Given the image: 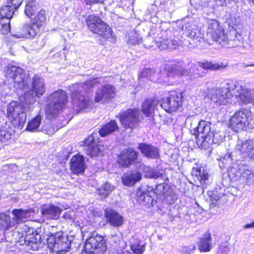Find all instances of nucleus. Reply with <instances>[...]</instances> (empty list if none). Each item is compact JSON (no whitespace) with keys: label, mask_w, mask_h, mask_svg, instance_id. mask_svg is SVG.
Here are the masks:
<instances>
[{"label":"nucleus","mask_w":254,"mask_h":254,"mask_svg":"<svg viewBox=\"0 0 254 254\" xmlns=\"http://www.w3.org/2000/svg\"><path fill=\"white\" fill-rule=\"evenodd\" d=\"M206 96L211 103L217 105H226L230 102L231 97H235L242 103L254 105V89H249L235 81H230L219 87L208 88Z\"/></svg>","instance_id":"f257e3e1"},{"label":"nucleus","mask_w":254,"mask_h":254,"mask_svg":"<svg viewBox=\"0 0 254 254\" xmlns=\"http://www.w3.org/2000/svg\"><path fill=\"white\" fill-rule=\"evenodd\" d=\"M206 36L207 40H212L223 46L226 44L232 47L237 46L243 39L241 34L233 27L229 30V35H226L219 22L215 19L208 20Z\"/></svg>","instance_id":"f03ea898"},{"label":"nucleus","mask_w":254,"mask_h":254,"mask_svg":"<svg viewBox=\"0 0 254 254\" xmlns=\"http://www.w3.org/2000/svg\"><path fill=\"white\" fill-rule=\"evenodd\" d=\"M212 124L205 121H200L193 129L196 143L198 147L206 149L212 144H219L225 138L224 133L217 131L211 127Z\"/></svg>","instance_id":"7ed1b4c3"},{"label":"nucleus","mask_w":254,"mask_h":254,"mask_svg":"<svg viewBox=\"0 0 254 254\" xmlns=\"http://www.w3.org/2000/svg\"><path fill=\"white\" fill-rule=\"evenodd\" d=\"M33 108V104H30L26 101L24 105H22L13 101L7 105V117L12 118V123L15 127L22 129L26 120L27 113L32 111Z\"/></svg>","instance_id":"20e7f679"},{"label":"nucleus","mask_w":254,"mask_h":254,"mask_svg":"<svg viewBox=\"0 0 254 254\" xmlns=\"http://www.w3.org/2000/svg\"><path fill=\"white\" fill-rule=\"evenodd\" d=\"M99 79L100 78L96 77L84 83L75 84L72 86L71 89V97L74 106L81 110L87 108L90 105L89 99L84 95V94L87 93L94 85L99 82Z\"/></svg>","instance_id":"39448f33"},{"label":"nucleus","mask_w":254,"mask_h":254,"mask_svg":"<svg viewBox=\"0 0 254 254\" xmlns=\"http://www.w3.org/2000/svg\"><path fill=\"white\" fill-rule=\"evenodd\" d=\"M45 111L46 115L49 118L55 117L65 107L67 102L66 92L62 89L52 92L47 96Z\"/></svg>","instance_id":"423d86ee"},{"label":"nucleus","mask_w":254,"mask_h":254,"mask_svg":"<svg viewBox=\"0 0 254 254\" xmlns=\"http://www.w3.org/2000/svg\"><path fill=\"white\" fill-rule=\"evenodd\" d=\"M17 237L19 245H25L27 249L36 251L42 246L41 236L33 228L24 226L17 232Z\"/></svg>","instance_id":"0eeeda50"},{"label":"nucleus","mask_w":254,"mask_h":254,"mask_svg":"<svg viewBox=\"0 0 254 254\" xmlns=\"http://www.w3.org/2000/svg\"><path fill=\"white\" fill-rule=\"evenodd\" d=\"M47 20L46 12L44 9H41L33 19L30 23H25L22 27V33L20 35H14L17 38L25 37L33 38L40 34L42 28L46 24Z\"/></svg>","instance_id":"6e6552de"},{"label":"nucleus","mask_w":254,"mask_h":254,"mask_svg":"<svg viewBox=\"0 0 254 254\" xmlns=\"http://www.w3.org/2000/svg\"><path fill=\"white\" fill-rule=\"evenodd\" d=\"M48 247L53 253L64 254L70 249L68 237L62 232L50 233L47 239Z\"/></svg>","instance_id":"1a4fd4ad"},{"label":"nucleus","mask_w":254,"mask_h":254,"mask_svg":"<svg viewBox=\"0 0 254 254\" xmlns=\"http://www.w3.org/2000/svg\"><path fill=\"white\" fill-rule=\"evenodd\" d=\"M4 72L5 77L13 82V87L16 90L26 89L27 79L24 70L15 65H8L5 67Z\"/></svg>","instance_id":"9d476101"},{"label":"nucleus","mask_w":254,"mask_h":254,"mask_svg":"<svg viewBox=\"0 0 254 254\" xmlns=\"http://www.w3.org/2000/svg\"><path fill=\"white\" fill-rule=\"evenodd\" d=\"M252 113L250 109L242 108L237 111L229 120V125L235 131L244 130L252 120Z\"/></svg>","instance_id":"9b49d317"},{"label":"nucleus","mask_w":254,"mask_h":254,"mask_svg":"<svg viewBox=\"0 0 254 254\" xmlns=\"http://www.w3.org/2000/svg\"><path fill=\"white\" fill-rule=\"evenodd\" d=\"M29 91L26 92L24 99L26 103L34 104L36 98H40L46 92L45 83L43 78L38 75H35L31 80Z\"/></svg>","instance_id":"f8f14e48"},{"label":"nucleus","mask_w":254,"mask_h":254,"mask_svg":"<svg viewBox=\"0 0 254 254\" xmlns=\"http://www.w3.org/2000/svg\"><path fill=\"white\" fill-rule=\"evenodd\" d=\"M86 23L90 31L103 38L108 39L112 36L111 28L98 16L89 15L86 19Z\"/></svg>","instance_id":"ddd939ff"},{"label":"nucleus","mask_w":254,"mask_h":254,"mask_svg":"<svg viewBox=\"0 0 254 254\" xmlns=\"http://www.w3.org/2000/svg\"><path fill=\"white\" fill-rule=\"evenodd\" d=\"M140 115L138 109H128L120 112L116 118L119 119L121 124L124 127L133 129L140 123Z\"/></svg>","instance_id":"4468645a"},{"label":"nucleus","mask_w":254,"mask_h":254,"mask_svg":"<svg viewBox=\"0 0 254 254\" xmlns=\"http://www.w3.org/2000/svg\"><path fill=\"white\" fill-rule=\"evenodd\" d=\"M183 98V92L172 91L167 97L162 99L160 105L167 112L171 113L182 106Z\"/></svg>","instance_id":"2eb2a0df"},{"label":"nucleus","mask_w":254,"mask_h":254,"mask_svg":"<svg viewBox=\"0 0 254 254\" xmlns=\"http://www.w3.org/2000/svg\"><path fill=\"white\" fill-rule=\"evenodd\" d=\"M157 34V42L158 48L161 50L167 49L175 50L179 46L177 40L171 39V31L169 29L163 30L161 27L156 28Z\"/></svg>","instance_id":"dca6fc26"},{"label":"nucleus","mask_w":254,"mask_h":254,"mask_svg":"<svg viewBox=\"0 0 254 254\" xmlns=\"http://www.w3.org/2000/svg\"><path fill=\"white\" fill-rule=\"evenodd\" d=\"M164 69L168 77H176L188 74V70L185 68V64L183 61L174 60L168 62Z\"/></svg>","instance_id":"f3484780"},{"label":"nucleus","mask_w":254,"mask_h":254,"mask_svg":"<svg viewBox=\"0 0 254 254\" xmlns=\"http://www.w3.org/2000/svg\"><path fill=\"white\" fill-rule=\"evenodd\" d=\"M15 11L8 3L3 6L0 10V32L5 34L10 31V20Z\"/></svg>","instance_id":"a211bd4d"},{"label":"nucleus","mask_w":254,"mask_h":254,"mask_svg":"<svg viewBox=\"0 0 254 254\" xmlns=\"http://www.w3.org/2000/svg\"><path fill=\"white\" fill-rule=\"evenodd\" d=\"M138 155V152L133 148L128 147L121 152L118 162L123 167H128L136 162Z\"/></svg>","instance_id":"6ab92c4d"},{"label":"nucleus","mask_w":254,"mask_h":254,"mask_svg":"<svg viewBox=\"0 0 254 254\" xmlns=\"http://www.w3.org/2000/svg\"><path fill=\"white\" fill-rule=\"evenodd\" d=\"M192 175L195 178L194 180H197L199 184L198 187L202 189L206 188L211 183L209 175V171L207 168L204 167H200L198 168H193L192 171Z\"/></svg>","instance_id":"aec40b11"},{"label":"nucleus","mask_w":254,"mask_h":254,"mask_svg":"<svg viewBox=\"0 0 254 254\" xmlns=\"http://www.w3.org/2000/svg\"><path fill=\"white\" fill-rule=\"evenodd\" d=\"M182 29L184 31V34L188 37L198 39L204 37V34L198 29L193 19L185 20L184 23L182 25Z\"/></svg>","instance_id":"412c9836"},{"label":"nucleus","mask_w":254,"mask_h":254,"mask_svg":"<svg viewBox=\"0 0 254 254\" xmlns=\"http://www.w3.org/2000/svg\"><path fill=\"white\" fill-rule=\"evenodd\" d=\"M62 211V209L58 205L54 204H46L40 207L42 216L44 219H58Z\"/></svg>","instance_id":"4be33fe9"},{"label":"nucleus","mask_w":254,"mask_h":254,"mask_svg":"<svg viewBox=\"0 0 254 254\" xmlns=\"http://www.w3.org/2000/svg\"><path fill=\"white\" fill-rule=\"evenodd\" d=\"M104 215L106 222L112 227H119L124 223L123 216L115 209L106 208L104 210Z\"/></svg>","instance_id":"5701e85b"},{"label":"nucleus","mask_w":254,"mask_h":254,"mask_svg":"<svg viewBox=\"0 0 254 254\" xmlns=\"http://www.w3.org/2000/svg\"><path fill=\"white\" fill-rule=\"evenodd\" d=\"M116 91L114 86L110 84L103 86L96 94L95 101L96 103H104L107 100L114 98Z\"/></svg>","instance_id":"b1692460"},{"label":"nucleus","mask_w":254,"mask_h":254,"mask_svg":"<svg viewBox=\"0 0 254 254\" xmlns=\"http://www.w3.org/2000/svg\"><path fill=\"white\" fill-rule=\"evenodd\" d=\"M86 249H99L101 252L106 250L107 247L104 238L97 234H93L89 237L85 244Z\"/></svg>","instance_id":"393cba45"},{"label":"nucleus","mask_w":254,"mask_h":254,"mask_svg":"<svg viewBox=\"0 0 254 254\" xmlns=\"http://www.w3.org/2000/svg\"><path fill=\"white\" fill-rule=\"evenodd\" d=\"M142 179L141 173L137 170H132L123 174L122 182L126 186L131 187L139 182Z\"/></svg>","instance_id":"a878e982"},{"label":"nucleus","mask_w":254,"mask_h":254,"mask_svg":"<svg viewBox=\"0 0 254 254\" xmlns=\"http://www.w3.org/2000/svg\"><path fill=\"white\" fill-rule=\"evenodd\" d=\"M149 191H146L143 188H140L136 194V200L142 205H146L150 207L154 205V199L150 195Z\"/></svg>","instance_id":"bb28decb"},{"label":"nucleus","mask_w":254,"mask_h":254,"mask_svg":"<svg viewBox=\"0 0 254 254\" xmlns=\"http://www.w3.org/2000/svg\"><path fill=\"white\" fill-rule=\"evenodd\" d=\"M138 149L141 153L149 159H155L159 157V149L151 144L140 143L138 144Z\"/></svg>","instance_id":"cd10ccee"},{"label":"nucleus","mask_w":254,"mask_h":254,"mask_svg":"<svg viewBox=\"0 0 254 254\" xmlns=\"http://www.w3.org/2000/svg\"><path fill=\"white\" fill-rule=\"evenodd\" d=\"M70 169L74 174L83 173L85 170L84 159L82 156L76 155L70 161Z\"/></svg>","instance_id":"c85d7f7f"},{"label":"nucleus","mask_w":254,"mask_h":254,"mask_svg":"<svg viewBox=\"0 0 254 254\" xmlns=\"http://www.w3.org/2000/svg\"><path fill=\"white\" fill-rule=\"evenodd\" d=\"M84 144V150L87 155L91 157L99 155L101 150L95 143L93 135H89L85 139Z\"/></svg>","instance_id":"c756f323"},{"label":"nucleus","mask_w":254,"mask_h":254,"mask_svg":"<svg viewBox=\"0 0 254 254\" xmlns=\"http://www.w3.org/2000/svg\"><path fill=\"white\" fill-rule=\"evenodd\" d=\"M14 225V222L12 221L9 215L3 212L0 213V240L3 239L4 231Z\"/></svg>","instance_id":"7c9ffc66"},{"label":"nucleus","mask_w":254,"mask_h":254,"mask_svg":"<svg viewBox=\"0 0 254 254\" xmlns=\"http://www.w3.org/2000/svg\"><path fill=\"white\" fill-rule=\"evenodd\" d=\"M175 1V0L161 1L158 6L159 10L157 11V13H156L157 15L156 16H160L162 11H164L166 13V15L170 16L171 13H172L176 8Z\"/></svg>","instance_id":"2f4dec72"},{"label":"nucleus","mask_w":254,"mask_h":254,"mask_svg":"<svg viewBox=\"0 0 254 254\" xmlns=\"http://www.w3.org/2000/svg\"><path fill=\"white\" fill-rule=\"evenodd\" d=\"M211 235L206 232L202 234L197 242V245L201 252H209L211 249Z\"/></svg>","instance_id":"473e14b6"},{"label":"nucleus","mask_w":254,"mask_h":254,"mask_svg":"<svg viewBox=\"0 0 254 254\" xmlns=\"http://www.w3.org/2000/svg\"><path fill=\"white\" fill-rule=\"evenodd\" d=\"M158 103L159 101L154 98L146 100L142 105L141 111L142 113L146 116H150Z\"/></svg>","instance_id":"72a5a7b5"},{"label":"nucleus","mask_w":254,"mask_h":254,"mask_svg":"<svg viewBox=\"0 0 254 254\" xmlns=\"http://www.w3.org/2000/svg\"><path fill=\"white\" fill-rule=\"evenodd\" d=\"M236 149L239 150L244 157H252L254 155V147L249 141H246L244 142L239 143L236 147Z\"/></svg>","instance_id":"f704fd0d"},{"label":"nucleus","mask_w":254,"mask_h":254,"mask_svg":"<svg viewBox=\"0 0 254 254\" xmlns=\"http://www.w3.org/2000/svg\"><path fill=\"white\" fill-rule=\"evenodd\" d=\"M119 127L115 120H112L104 125L99 130V133L104 137L118 129Z\"/></svg>","instance_id":"c9c22d12"},{"label":"nucleus","mask_w":254,"mask_h":254,"mask_svg":"<svg viewBox=\"0 0 254 254\" xmlns=\"http://www.w3.org/2000/svg\"><path fill=\"white\" fill-rule=\"evenodd\" d=\"M42 117L38 115L31 119L28 123L26 130L30 132H36L40 130V126L41 124Z\"/></svg>","instance_id":"e433bc0d"},{"label":"nucleus","mask_w":254,"mask_h":254,"mask_svg":"<svg viewBox=\"0 0 254 254\" xmlns=\"http://www.w3.org/2000/svg\"><path fill=\"white\" fill-rule=\"evenodd\" d=\"M139 169L143 171L145 177L147 178L156 179L163 177L162 174L159 171L155 170L144 164H141L139 167Z\"/></svg>","instance_id":"4c0bfd02"},{"label":"nucleus","mask_w":254,"mask_h":254,"mask_svg":"<svg viewBox=\"0 0 254 254\" xmlns=\"http://www.w3.org/2000/svg\"><path fill=\"white\" fill-rule=\"evenodd\" d=\"M157 33L156 29L155 32H154V30H151L148 36L142 41L145 48H150L153 47L155 45H156L158 47L159 44L157 42Z\"/></svg>","instance_id":"58836bf2"},{"label":"nucleus","mask_w":254,"mask_h":254,"mask_svg":"<svg viewBox=\"0 0 254 254\" xmlns=\"http://www.w3.org/2000/svg\"><path fill=\"white\" fill-rule=\"evenodd\" d=\"M24 13L29 18H31L39 9L38 4L35 0H27Z\"/></svg>","instance_id":"ea45409f"},{"label":"nucleus","mask_w":254,"mask_h":254,"mask_svg":"<svg viewBox=\"0 0 254 254\" xmlns=\"http://www.w3.org/2000/svg\"><path fill=\"white\" fill-rule=\"evenodd\" d=\"M205 72L201 70V67L198 64H192L190 65L189 71H188V74L191 78H195L199 76H203Z\"/></svg>","instance_id":"a19ab883"},{"label":"nucleus","mask_w":254,"mask_h":254,"mask_svg":"<svg viewBox=\"0 0 254 254\" xmlns=\"http://www.w3.org/2000/svg\"><path fill=\"white\" fill-rule=\"evenodd\" d=\"M248 166L240 164L238 169L241 174V176L245 178L248 183H252L254 182V173L252 172L247 169Z\"/></svg>","instance_id":"79ce46f5"},{"label":"nucleus","mask_w":254,"mask_h":254,"mask_svg":"<svg viewBox=\"0 0 254 254\" xmlns=\"http://www.w3.org/2000/svg\"><path fill=\"white\" fill-rule=\"evenodd\" d=\"M143 77L147 78L148 80L154 82L158 81L157 79L158 78V74H156L154 69L150 68L143 69L138 74V78L140 80L141 78Z\"/></svg>","instance_id":"37998d69"},{"label":"nucleus","mask_w":254,"mask_h":254,"mask_svg":"<svg viewBox=\"0 0 254 254\" xmlns=\"http://www.w3.org/2000/svg\"><path fill=\"white\" fill-rule=\"evenodd\" d=\"M11 130L6 126L0 128V145L6 143L11 138Z\"/></svg>","instance_id":"c03bdc74"},{"label":"nucleus","mask_w":254,"mask_h":254,"mask_svg":"<svg viewBox=\"0 0 254 254\" xmlns=\"http://www.w3.org/2000/svg\"><path fill=\"white\" fill-rule=\"evenodd\" d=\"M207 3V0H190V4L196 9L203 10L204 12H209Z\"/></svg>","instance_id":"a18cd8bd"},{"label":"nucleus","mask_w":254,"mask_h":254,"mask_svg":"<svg viewBox=\"0 0 254 254\" xmlns=\"http://www.w3.org/2000/svg\"><path fill=\"white\" fill-rule=\"evenodd\" d=\"M115 189L114 186L109 183H106L102 185L98 190L99 194L102 197H106Z\"/></svg>","instance_id":"49530a36"},{"label":"nucleus","mask_w":254,"mask_h":254,"mask_svg":"<svg viewBox=\"0 0 254 254\" xmlns=\"http://www.w3.org/2000/svg\"><path fill=\"white\" fill-rule=\"evenodd\" d=\"M207 2L210 13H213L217 6H224L226 5V0H207Z\"/></svg>","instance_id":"de8ad7c7"},{"label":"nucleus","mask_w":254,"mask_h":254,"mask_svg":"<svg viewBox=\"0 0 254 254\" xmlns=\"http://www.w3.org/2000/svg\"><path fill=\"white\" fill-rule=\"evenodd\" d=\"M12 214L14 215L15 220H12L14 222L15 225L21 222L25 221L24 210L15 209L12 210Z\"/></svg>","instance_id":"09e8293b"},{"label":"nucleus","mask_w":254,"mask_h":254,"mask_svg":"<svg viewBox=\"0 0 254 254\" xmlns=\"http://www.w3.org/2000/svg\"><path fill=\"white\" fill-rule=\"evenodd\" d=\"M199 64L201 68L204 69L216 70L220 69L222 66V64H220L217 63H212V62H209L208 61L203 63H199Z\"/></svg>","instance_id":"8fccbe9b"},{"label":"nucleus","mask_w":254,"mask_h":254,"mask_svg":"<svg viewBox=\"0 0 254 254\" xmlns=\"http://www.w3.org/2000/svg\"><path fill=\"white\" fill-rule=\"evenodd\" d=\"M145 244L137 242L130 246V249L135 254H142L145 251Z\"/></svg>","instance_id":"3c124183"},{"label":"nucleus","mask_w":254,"mask_h":254,"mask_svg":"<svg viewBox=\"0 0 254 254\" xmlns=\"http://www.w3.org/2000/svg\"><path fill=\"white\" fill-rule=\"evenodd\" d=\"M127 42L128 45H136L142 42V40L137 33L134 32L128 36Z\"/></svg>","instance_id":"603ef678"},{"label":"nucleus","mask_w":254,"mask_h":254,"mask_svg":"<svg viewBox=\"0 0 254 254\" xmlns=\"http://www.w3.org/2000/svg\"><path fill=\"white\" fill-rule=\"evenodd\" d=\"M208 195L212 203L214 204L217 203L218 201L222 196V194L219 193L218 190H216L208 191Z\"/></svg>","instance_id":"864d4df0"},{"label":"nucleus","mask_w":254,"mask_h":254,"mask_svg":"<svg viewBox=\"0 0 254 254\" xmlns=\"http://www.w3.org/2000/svg\"><path fill=\"white\" fill-rule=\"evenodd\" d=\"M177 199V195L172 190L167 192L164 195V201L168 204H173Z\"/></svg>","instance_id":"5fc2aeb1"},{"label":"nucleus","mask_w":254,"mask_h":254,"mask_svg":"<svg viewBox=\"0 0 254 254\" xmlns=\"http://www.w3.org/2000/svg\"><path fill=\"white\" fill-rule=\"evenodd\" d=\"M23 2V0H8L7 1L8 3L12 8L16 10L21 5Z\"/></svg>","instance_id":"6e6d98bb"},{"label":"nucleus","mask_w":254,"mask_h":254,"mask_svg":"<svg viewBox=\"0 0 254 254\" xmlns=\"http://www.w3.org/2000/svg\"><path fill=\"white\" fill-rule=\"evenodd\" d=\"M50 126V125H49V126L44 125L41 127L40 131L49 135L53 134L55 131V128Z\"/></svg>","instance_id":"4d7b16f0"},{"label":"nucleus","mask_w":254,"mask_h":254,"mask_svg":"<svg viewBox=\"0 0 254 254\" xmlns=\"http://www.w3.org/2000/svg\"><path fill=\"white\" fill-rule=\"evenodd\" d=\"M24 211L25 220L33 218V215L34 214V211L33 209H29L28 210H24Z\"/></svg>","instance_id":"13d9d810"},{"label":"nucleus","mask_w":254,"mask_h":254,"mask_svg":"<svg viewBox=\"0 0 254 254\" xmlns=\"http://www.w3.org/2000/svg\"><path fill=\"white\" fill-rule=\"evenodd\" d=\"M230 251L229 247L226 245H221L219 249L220 254H228Z\"/></svg>","instance_id":"bf43d9fd"},{"label":"nucleus","mask_w":254,"mask_h":254,"mask_svg":"<svg viewBox=\"0 0 254 254\" xmlns=\"http://www.w3.org/2000/svg\"><path fill=\"white\" fill-rule=\"evenodd\" d=\"M158 9H159L158 7H157V4H152L148 6L147 10L149 13L151 14L157 13L158 11Z\"/></svg>","instance_id":"052dcab7"},{"label":"nucleus","mask_w":254,"mask_h":254,"mask_svg":"<svg viewBox=\"0 0 254 254\" xmlns=\"http://www.w3.org/2000/svg\"><path fill=\"white\" fill-rule=\"evenodd\" d=\"M73 216L74 213L73 211H68L64 214L63 217L65 219L72 220L73 219Z\"/></svg>","instance_id":"680f3d73"},{"label":"nucleus","mask_w":254,"mask_h":254,"mask_svg":"<svg viewBox=\"0 0 254 254\" xmlns=\"http://www.w3.org/2000/svg\"><path fill=\"white\" fill-rule=\"evenodd\" d=\"M195 249L194 246H192L191 247H185L184 248V251H185V254H191V251Z\"/></svg>","instance_id":"e2e57ef3"},{"label":"nucleus","mask_w":254,"mask_h":254,"mask_svg":"<svg viewBox=\"0 0 254 254\" xmlns=\"http://www.w3.org/2000/svg\"><path fill=\"white\" fill-rule=\"evenodd\" d=\"M86 4H91L100 2V0H84Z\"/></svg>","instance_id":"0e129e2a"},{"label":"nucleus","mask_w":254,"mask_h":254,"mask_svg":"<svg viewBox=\"0 0 254 254\" xmlns=\"http://www.w3.org/2000/svg\"><path fill=\"white\" fill-rule=\"evenodd\" d=\"M223 160H227V161H230V162L231 161V155L229 154H228L227 155H226L224 158H223Z\"/></svg>","instance_id":"69168bd1"},{"label":"nucleus","mask_w":254,"mask_h":254,"mask_svg":"<svg viewBox=\"0 0 254 254\" xmlns=\"http://www.w3.org/2000/svg\"><path fill=\"white\" fill-rule=\"evenodd\" d=\"M244 228L246 229L250 228H254V221L251 224H246Z\"/></svg>","instance_id":"338daca9"},{"label":"nucleus","mask_w":254,"mask_h":254,"mask_svg":"<svg viewBox=\"0 0 254 254\" xmlns=\"http://www.w3.org/2000/svg\"><path fill=\"white\" fill-rule=\"evenodd\" d=\"M119 254H131V253L128 251L123 249L121 253Z\"/></svg>","instance_id":"774afa93"}]
</instances>
